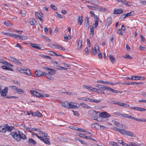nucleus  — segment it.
I'll use <instances>...</instances> for the list:
<instances>
[{"label": "nucleus", "instance_id": "1", "mask_svg": "<svg viewBox=\"0 0 146 146\" xmlns=\"http://www.w3.org/2000/svg\"><path fill=\"white\" fill-rule=\"evenodd\" d=\"M12 129L7 124L0 126V132L5 133L7 132L8 135H5V137H7L9 135H11L13 138L18 141H20L21 139L24 140L26 138V136L19 130L11 132Z\"/></svg>", "mask_w": 146, "mask_h": 146}, {"label": "nucleus", "instance_id": "2", "mask_svg": "<svg viewBox=\"0 0 146 146\" xmlns=\"http://www.w3.org/2000/svg\"><path fill=\"white\" fill-rule=\"evenodd\" d=\"M39 134L42 135L44 141H42L45 144L49 145L50 142L49 141V137L48 135L45 132H43L40 130Z\"/></svg>", "mask_w": 146, "mask_h": 146}, {"label": "nucleus", "instance_id": "3", "mask_svg": "<svg viewBox=\"0 0 146 146\" xmlns=\"http://www.w3.org/2000/svg\"><path fill=\"white\" fill-rule=\"evenodd\" d=\"M100 86L101 87H100V89L107 90L115 94H121L122 93V92L121 91L115 90L109 87H107L104 85H100Z\"/></svg>", "mask_w": 146, "mask_h": 146}, {"label": "nucleus", "instance_id": "4", "mask_svg": "<svg viewBox=\"0 0 146 146\" xmlns=\"http://www.w3.org/2000/svg\"><path fill=\"white\" fill-rule=\"evenodd\" d=\"M17 70L20 73L25 74L28 76H30L31 75V72L29 68L25 69L21 68H17Z\"/></svg>", "mask_w": 146, "mask_h": 146}, {"label": "nucleus", "instance_id": "5", "mask_svg": "<svg viewBox=\"0 0 146 146\" xmlns=\"http://www.w3.org/2000/svg\"><path fill=\"white\" fill-rule=\"evenodd\" d=\"M122 116L128 119H131L135 121H138L139 122L141 121L143 122H144V119L143 118H137L132 116L129 115L127 114H122Z\"/></svg>", "mask_w": 146, "mask_h": 146}, {"label": "nucleus", "instance_id": "6", "mask_svg": "<svg viewBox=\"0 0 146 146\" xmlns=\"http://www.w3.org/2000/svg\"><path fill=\"white\" fill-rule=\"evenodd\" d=\"M93 113L94 114H98V113L99 116L102 118H105L109 117L110 116V115L106 111H104L100 113V112L94 111Z\"/></svg>", "mask_w": 146, "mask_h": 146}, {"label": "nucleus", "instance_id": "7", "mask_svg": "<svg viewBox=\"0 0 146 146\" xmlns=\"http://www.w3.org/2000/svg\"><path fill=\"white\" fill-rule=\"evenodd\" d=\"M100 52L99 46L97 44H95L94 48H92L91 53L93 55L97 54L98 52Z\"/></svg>", "mask_w": 146, "mask_h": 146}, {"label": "nucleus", "instance_id": "8", "mask_svg": "<svg viewBox=\"0 0 146 146\" xmlns=\"http://www.w3.org/2000/svg\"><path fill=\"white\" fill-rule=\"evenodd\" d=\"M44 72H42V71L39 70H36L35 71V75L34 76L39 78L41 77L44 75Z\"/></svg>", "mask_w": 146, "mask_h": 146}, {"label": "nucleus", "instance_id": "9", "mask_svg": "<svg viewBox=\"0 0 146 146\" xmlns=\"http://www.w3.org/2000/svg\"><path fill=\"white\" fill-rule=\"evenodd\" d=\"M43 68L49 71L48 72V73L50 75H53L56 73V70L53 69H52L47 67H45L44 68Z\"/></svg>", "mask_w": 146, "mask_h": 146}, {"label": "nucleus", "instance_id": "10", "mask_svg": "<svg viewBox=\"0 0 146 146\" xmlns=\"http://www.w3.org/2000/svg\"><path fill=\"white\" fill-rule=\"evenodd\" d=\"M93 18L96 19V20L94 21L95 22L93 24V25L95 26V28H96L98 24V22L100 20V19L99 17L96 15H95V16H94L93 17Z\"/></svg>", "mask_w": 146, "mask_h": 146}, {"label": "nucleus", "instance_id": "11", "mask_svg": "<svg viewBox=\"0 0 146 146\" xmlns=\"http://www.w3.org/2000/svg\"><path fill=\"white\" fill-rule=\"evenodd\" d=\"M93 18L96 19V20L94 21L95 22L93 24V25L95 26V28H96L98 24V22L100 20V19L99 17L96 15H95V16H94L93 17Z\"/></svg>", "mask_w": 146, "mask_h": 146}, {"label": "nucleus", "instance_id": "12", "mask_svg": "<svg viewBox=\"0 0 146 146\" xmlns=\"http://www.w3.org/2000/svg\"><path fill=\"white\" fill-rule=\"evenodd\" d=\"M29 23L32 26H36L37 25L36 20L33 18H30L29 19Z\"/></svg>", "mask_w": 146, "mask_h": 146}, {"label": "nucleus", "instance_id": "13", "mask_svg": "<svg viewBox=\"0 0 146 146\" xmlns=\"http://www.w3.org/2000/svg\"><path fill=\"white\" fill-rule=\"evenodd\" d=\"M10 60L14 62L15 64L18 65H20L22 63L20 61L16 58L12 57H10Z\"/></svg>", "mask_w": 146, "mask_h": 146}, {"label": "nucleus", "instance_id": "14", "mask_svg": "<svg viewBox=\"0 0 146 146\" xmlns=\"http://www.w3.org/2000/svg\"><path fill=\"white\" fill-rule=\"evenodd\" d=\"M30 92L34 96L37 97H40L42 96V94L40 93L37 92L36 91L31 90H30Z\"/></svg>", "mask_w": 146, "mask_h": 146}, {"label": "nucleus", "instance_id": "15", "mask_svg": "<svg viewBox=\"0 0 146 146\" xmlns=\"http://www.w3.org/2000/svg\"><path fill=\"white\" fill-rule=\"evenodd\" d=\"M52 46L53 48L56 49H58L60 50L64 51L65 50L64 48L58 44H53Z\"/></svg>", "mask_w": 146, "mask_h": 146}, {"label": "nucleus", "instance_id": "16", "mask_svg": "<svg viewBox=\"0 0 146 146\" xmlns=\"http://www.w3.org/2000/svg\"><path fill=\"white\" fill-rule=\"evenodd\" d=\"M52 46L53 48L56 49H58L60 50L64 51L65 50L64 48L58 44H53Z\"/></svg>", "mask_w": 146, "mask_h": 146}, {"label": "nucleus", "instance_id": "17", "mask_svg": "<svg viewBox=\"0 0 146 146\" xmlns=\"http://www.w3.org/2000/svg\"><path fill=\"white\" fill-rule=\"evenodd\" d=\"M77 103L71 102H69L68 108L69 109L77 108L78 107L77 106Z\"/></svg>", "mask_w": 146, "mask_h": 146}, {"label": "nucleus", "instance_id": "18", "mask_svg": "<svg viewBox=\"0 0 146 146\" xmlns=\"http://www.w3.org/2000/svg\"><path fill=\"white\" fill-rule=\"evenodd\" d=\"M43 14L41 12H39L38 13H35V16L38 19H39L42 22V17Z\"/></svg>", "mask_w": 146, "mask_h": 146}, {"label": "nucleus", "instance_id": "19", "mask_svg": "<svg viewBox=\"0 0 146 146\" xmlns=\"http://www.w3.org/2000/svg\"><path fill=\"white\" fill-rule=\"evenodd\" d=\"M94 29H95V26L93 25H92L90 27V35L92 37L94 35Z\"/></svg>", "mask_w": 146, "mask_h": 146}, {"label": "nucleus", "instance_id": "20", "mask_svg": "<svg viewBox=\"0 0 146 146\" xmlns=\"http://www.w3.org/2000/svg\"><path fill=\"white\" fill-rule=\"evenodd\" d=\"M31 113L32 116L34 117H42L41 113L38 111L33 112H31Z\"/></svg>", "mask_w": 146, "mask_h": 146}, {"label": "nucleus", "instance_id": "21", "mask_svg": "<svg viewBox=\"0 0 146 146\" xmlns=\"http://www.w3.org/2000/svg\"><path fill=\"white\" fill-rule=\"evenodd\" d=\"M30 46L33 48L38 49H41L42 47V46L40 44H36L35 43H30Z\"/></svg>", "mask_w": 146, "mask_h": 146}, {"label": "nucleus", "instance_id": "22", "mask_svg": "<svg viewBox=\"0 0 146 146\" xmlns=\"http://www.w3.org/2000/svg\"><path fill=\"white\" fill-rule=\"evenodd\" d=\"M8 90L7 87H5L3 90L1 92V96H5L6 95Z\"/></svg>", "mask_w": 146, "mask_h": 146}, {"label": "nucleus", "instance_id": "23", "mask_svg": "<svg viewBox=\"0 0 146 146\" xmlns=\"http://www.w3.org/2000/svg\"><path fill=\"white\" fill-rule=\"evenodd\" d=\"M123 13V9H115L113 11V13L115 14H119L122 13Z\"/></svg>", "mask_w": 146, "mask_h": 146}, {"label": "nucleus", "instance_id": "24", "mask_svg": "<svg viewBox=\"0 0 146 146\" xmlns=\"http://www.w3.org/2000/svg\"><path fill=\"white\" fill-rule=\"evenodd\" d=\"M44 75L49 80H53L54 79V78L51 76V75H50L48 73H45L44 72Z\"/></svg>", "mask_w": 146, "mask_h": 146}, {"label": "nucleus", "instance_id": "25", "mask_svg": "<svg viewBox=\"0 0 146 146\" xmlns=\"http://www.w3.org/2000/svg\"><path fill=\"white\" fill-rule=\"evenodd\" d=\"M112 22V20L111 17H108L106 20V26H109L110 25Z\"/></svg>", "mask_w": 146, "mask_h": 146}, {"label": "nucleus", "instance_id": "26", "mask_svg": "<svg viewBox=\"0 0 146 146\" xmlns=\"http://www.w3.org/2000/svg\"><path fill=\"white\" fill-rule=\"evenodd\" d=\"M40 129L37 128H31L30 131H28L31 133H34L35 131H36L39 132Z\"/></svg>", "mask_w": 146, "mask_h": 146}, {"label": "nucleus", "instance_id": "27", "mask_svg": "<svg viewBox=\"0 0 146 146\" xmlns=\"http://www.w3.org/2000/svg\"><path fill=\"white\" fill-rule=\"evenodd\" d=\"M123 4L127 6H132L133 5V3L131 2L128 1L126 0L123 1V3H122Z\"/></svg>", "mask_w": 146, "mask_h": 146}, {"label": "nucleus", "instance_id": "28", "mask_svg": "<svg viewBox=\"0 0 146 146\" xmlns=\"http://www.w3.org/2000/svg\"><path fill=\"white\" fill-rule=\"evenodd\" d=\"M127 135L129 136H130L131 137H135V134L133 133L132 132H131L130 131H126L125 135Z\"/></svg>", "mask_w": 146, "mask_h": 146}, {"label": "nucleus", "instance_id": "29", "mask_svg": "<svg viewBox=\"0 0 146 146\" xmlns=\"http://www.w3.org/2000/svg\"><path fill=\"white\" fill-rule=\"evenodd\" d=\"M69 102L67 101L63 102H62V104L63 107L66 108H68Z\"/></svg>", "mask_w": 146, "mask_h": 146}, {"label": "nucleus", "instance_id": "30", "mask_svg": "<svg viewBox=\"0 0 146 146\" xmlns=\"http://www.w3.org/2000/svg\"><path fill=\"white\" fill-rule=\"evenodd\" d=\"M83 17L82 16L79 15L78 16V23L80 25H81L83 22Z\"/></svg>", "mask_w": 146, "mask_h": 146}, {"label": "nucleus", "instance_id": "31", "mask_svg": "<svg viewBox=\"0 0 146 146\" xmlns=\"http://www.w3.org/2000/svg\"><path fill=\"white\" fill-rule=\"evenodd\" d=\"M142 77L139 76H131V79L133 80H140Z\"/></svg>", "mask_w": 146, "mask_h": 146}, {"label": "nucleus", "instance_id": "32", "mask_svg": "<svg viewBox=\"0 0 146 146\" xmlns=\"http://www.w3.org/2000/svg\"><path fill=\"white\" fill-rule=\"evenodd\" d=\"M0 63H2L3 64L6 65H11L12 66L10 63H8L7 61L4 60L3 59H0Z\"/></svg>", "mask_w": 146, "mask_h": 146}, {"label": "nucleus", "instance_id": "33", "mask_svg": "<svg viewBox=\"0 0 146 146\" xmlns=\"http://www.w3.org/2000/svg\"><path fill=\"white\" fill-rule=\"evenodd\" d=\"M32 135L33 137H37L41 141H44L43 137L41 136H39L36 133H32Z\"/></svg>", "mask_w": 146, "mask_h": 146}, {"label": "nucleus", "instance_id": "34", "mask_svg": "<svg viewBox=\"0 0 146 146\" xmlns=\"http://www.w3.org/2000/svg\"><path fill=\"white\" fill-rule=\"evenodd\" d=\"M4 24L7 27H11L13 25L9 21H5Z\"/></svg>", "mask_w": 146, "mask_h": 146}, {"label": "nucleus", "instance_id": "35", "mask_svg": "<svg viewBox=\"0 0 146 146\" xmlns=\"http://www.w3.org/2000/svg\"><path fill=\"white\" fill-rule=\"evenodd\" d=\"M82 45V41L80 40H79L77 42V49H79L81 48Z\"/></svg>", "mask_w": 146, "mask_h": 146}, {"label": "nucleus", "instance_id": "36", "mask_svg": "<svg viewBox=\"0 0 146 146\" xmlns=\"http://www.w3.org/2000/svg\"><path fill=\"white\" fill-rule=\"evenodd\" d=\"M71 36L68 35L67 36V35H65L64 37V41H67L68 40H70L71 38Z\"/></svg>", "mask_w": 146, "mask_h": 146}, {"label": "nucleus", "instance_id": "37", "mask_svg": "<svg viewBox=\"0 0 146 146\" xmlns=\"http://www.w3.org/2000/svg\"><path fill=\"white\" fill-rule=\"evenodd\" d=\"M90 102H93L96 103H98L101 101V100H96L93 98H90Z\"/></svg>", "mask_w": 146, "mask_h": 146}, {"label": "nucleus", "instance_id": "38", "mask_svg": "<svg viewBox=\"0 0 146 146\" xmlns=\"http://www.w3.org/2000/svg\"><path fill=\"white\" fill-rule=\"evenodd\" d=\"M2 68L3 69L6 70H10V71H13V69L12 68H10L9 67H7V66H4V65L2 66Z\"/></svg>", "mask_w": 146, "mask_h": 146}, {"label": "nucleus", "instance_id": "39", "mask_svg": "<svg viewBox=\"0 0 146 146\" xmlns=\"http://www.w3.org/2000/svg\"><path fill=\"white\" fill-rule=\"evenodd\" d=\"M109 58L113 63L115 62V59L111 55H110L109 56Z\"/></svg>", "mask_w": 146, "mask_h": 146}, {"label": "nucleus", "instance_id": "40", "mask_svg": "<svg viewBox=\"0 0 146 146\" xmlns=\"http://www.w3.org/2000/svg\"><path fill=\"white\" fill-rule=\"evenodd\" d=\"M99 126L98 124L96 123H94L91 125V126L92 127L97 128Z\"/></svg>", "mask_w": 146, "mask_h": 146}, {"label": "nucleus", "instance_id": "41", "mask_svg": "<svg viewBox=\"0 0 146 146\" xmlns=\"http://www.w3.org/2000/svg\"><path fill=\"white\" fill-rule=\"evenodd\" d=\"M29 143L33 144V145H35L36 143V141L32 138H29Z\"/></svg>", "mask_w": 146, "mask_h": 146}, {"label": "nucleus", "instance_id": "42", "mask_svg": "<svg viewBox=\"0 0 146 146\" xmlns=\"http://www.w3.org/2000/svg\"><path fill=\"white\" fill-rule=\"evenodd\" d=\"M134 14V12L133 11H131L129 13H127L126 14L127 17H129L133 15Z\"/></svg>", "mask_w": 146, "mask_h": 146}, {"label": "nucleus", "instance_id": "43", "mask_svg": "<svg viewBox=\"0 0 146 146\" xmlns=\"http://www.w3.org/2000/svg\"><path fill=\"white\" fill-rule=\"evenodd\" d=\"M123 57L125 59L128 58L130 60H132L133 58L131 56L127 54H126L125 56H123Z\"/></svg>", "mask_w": 146, "mask_h": 146}, {"label": "nucleus", "instance_id": "44", "mask_svg": "<svg viewBox=\"0 0 146 146\" xmlns=\"http://www.w3.org/2000/svg\"><path fill=\"white\" fill-rule=\"evenodd\" d=\"M89 19V18L88 17H86L85 19V24H84V26L85 27H87L88 26Z\"/></svg>", "mask_w": 146, "mask_h": 146}, {"label": "nucleus", "instance_id": "45", "mask_svg": "<svg viewBox=\"0 0 146 146\" xmlns=\"http://www.w3.org/2000/svg\"><path fill=\"white\" fill-rule=\"evenodd\" d=\"M144 84L143 82H131V85H143Z\"/></svg>", "mask_w": 146, "mask_h": 146}, {"label": "nucleus", "instance_id": "46", "mask_svg": "<svg viewBox=\"0 0 146 146\" xmlns=\"http://www.w3.org/2000/svg\"><path fill=\"white\" fill-rule=\"evenodd\" d=\"M97 92L98 93L103 94H105L104 92V90L100 89H98V90Z\"/></svg>", "mask_w": 146, "mask_h": 146}, {"label": "nucleus", "instance_id": "47", "mask_svg": "<svg viewBox=\"0 0 146 146\" xmlns=\"http://www.w3.org/2000/svg\"><path fill=\"white\" fill-rule=\"evenodd\" d=\"M74 129L76 131H78L82 132H85V130L84 129L81 128H79L78 127L76 128L75 129Z\"/></svg>", "mask_w": 146, "mask_h": 146}, {"label": "nucleus", "instance_id": "48", "mask_svg": "<svg viewBox=\"0 0 146 146\" xmlns=\"http://www.w3.org/2000/svg\"><path fill=\"white\" fill-rule=\"evenodd\" d=\"M109 143L111 145L113 146H118V145L117 143L113 141H110Z\"/></svg>", "mask_w": 146, "mask_h": 146}, {"label": "nucleus", "instance_id": "49", "mask_svg": "<svg viewBox=\"0 0 146 146\" xmlns=\"http://www.w3.org/2000/svg\"><path fill=\"white\" fill-rule=\"evenodd\" d=\"M83 86L84 88L86 89H87L91 91V89H92V87L89 86H87L86 85H83Z\"/></svg>", "mask_w": 146, "mask_h": 146}, {"label": "nucleus", "instance_id": "50", "mask_svg": "<svg viewBox=\"0 0 146 146\" xmlns=\"http://www.w3.org/2000/svg\"><path fill=\"white\" fill-rule=\"evenodd\" d=\"M80 105L83 108H88L89 107V106L83 103H81L80 104Z\"/></svg>", "mask_w": 146, "mask_h": 146}, {"label": "nucleus", "instance_id": "51", "mask_svg": "<svg viewBox=\"0 0 146 146\" xmlns=\"http://www.w3.org/2000/svg\"><path fill=\"white\" fill-rule=\"evenodd\" d=\"M28 38V37L26 36L20 35L19 39L22 40H27Z\"/></svg>", "mask_w": 146, "mask_h": 146}, {"label": "nucleus", "instance_id": "52", "mask_svg": "<svg viewBox=\"0 0 146 146\" xmlns=\"http://www.w3.org/2000/svg\"><path fill=\"white\" fill-rule=\"evenodd\" d=\"M81 100H83L84 101L90 102V98H84L83 97H82V98L81 99Z\"/></svg>", "mask_w": 146, "mask_h": 146}, {"label": "nucleus", "instance_id": "53", "mask_svg": "<svg viewBox=\"0 0 146 146\" xmlns=\"http://www.w3.org/2000/svg\"><path fill=\"white\" fill-rule=\"evenodd\" d=\"M126 130L122 129H120V130L119 133H121V134L125 135L126 131Z\"/></svg>", "mask_w": 146, "mask_h": 146}, {"label": "nucleus", "instance_id": "54", "mask_svg": "<svg viewBox=\"0 0 146 146\" xmlns=\"http://www.w3.org/2000/svg\"><path fill=\"white\" fill-rule=\"evenodd\" d=\"M9 87L13 90H14L15 92H16L17 89V87L14 86H10Z\"/></svg>", "mask_w": 146, "mask_h": 146}, {"label": "nucleus", "instance_id": "55", "mask_svg": "<svg viewBox=\"0 0 146 146\" xmlns=\"http://www.w3.org/2000/svg\"><path fill=\"white\" fill-rule=\"evenodd\" d=\"M16 92L17 93L18 92L19 94H20V93H23L24 92V91L22 90L17 88V90H16Z\"/></svg>", "mask_w": 146, "mask_h": 146}, {"label": "nucleus", "instance_id": "56", "mask_svg": "<svg viewBox=\"0 0 146 146\" xmlns=\"http://www.w3.org/2000/svg\"><path fill=\"white\" fill-rule=\"evenodd\" d=\"M96 114L95 116H93L91 118L92 120H95L97 119L98 118V115H99L98 113V114Z\"/></svg>", "mask_w": 146, "mask_h": 146}, {"label": "nucleus", "instance_id": "57", "mask_svg": "<svg viewBox=\"0 0 146 146\" xmlns=\"http://www.w3.org/2000/svg\"><path fill=\"white\" fill-rule=\"evenodd\" d=\"M146 111V109L139 107H138V109L137 111Z\"/></svg>", "mask_w": 146, "mask_h": 146}, {"label": "nucleus", "instance_id": "58", "mask_svg": "<svg viewBox=\"0 0 146 146\" xmlns=\"http://www.w3.org/2000/svg\"><path fill=\"white\" fill-rule=\"evenodd\" d=\"M85 132H84V133H86L87 134L90 135V136L91 137H95L94 136V135H92L90 132H89L88 131H86V130H85Z\"/></svg>", "mask_w": 146, "mask_h": 146}, {"label": "nucleus", "instance_id": "59", "mask_svg": "<svg viewBox=\"0 0 146 146\" xmlns=\"http://www.w3.org/2000/svg\"><path fill=\"white\" fill-rule=\"evenodd\" d=\"M117 32L119 34H120L121 35H123V33L122 31L120 29H118L117 30Z\"/></svg>", "mask_w": 146, "mask_h": 146}, {"label": "nucleus", "instance_id": "60", "mask_svg": "<svg viewBox=\"0 0 146 146\" xmlns=\"http://www.w3.org/2000/svg\"><path fill=\"white\" fill-rule=\"evenodd\" d=\"M87 7L90 9L93 10H95V7L88 5Z\"/></svg>", "mask_w": 146, "mask_h": 146}, {"label": "nucleus", "instance_id": "61", "mask_svg": "<svg viewBox=\"0 0 146 146\" xmlns=\"http://www.w3.org/2000/svg\"><path fill=\"white\" fill-rule=\"evenodd\" d=\"M23 127L24 129H26L27 130H28V131H30L31 128L29 126H27L25 125H23Z\"/></svg>", "mask_w": 146, "mask_h": 146}, {"label": "nucleus", "instance_id": "62", "mask_svg": "<svg viewBox=\"0 0 146 146\" xmlns=\"http://www.w3.org/2000/svg\"><path fill=\"white\" fill-rule=\"evenodd\" d=\"M139 48L141 50H143V51H146V48L145 47L142 46H139Z\"/></svg>", "mask_w": 146, "mask_h": 146}, {"label": "nucleus", "instance_id": "63", "mask_svg": "<svg viewBox=\"0 0 146 146\" xmlns=\"http://www.w3.org/2000/svg\"><path fill=\"white\" fill-rule=\"evenodd\" d=\"M50 7H51L52 9L53 10H54L55 11H56L57 10V8L54 5H51L50 6Z\"/></svg>", "mask_w": 146, "mask_h": 146}, {"label": "nucleus", "instance_id": "64", "mask_svg": "<svg viewBox=\"0 0 146 146\" xmlns=\"http://www.w3.org/2000/svg\"><path fill=\"white\" fill-rule=\"evenodd\" d=\"M122 106H123L124 107H129V105L127 104L123 103Z\"/></svg>", "mask_w": 146, "mask_h": 146}]
</instances>
